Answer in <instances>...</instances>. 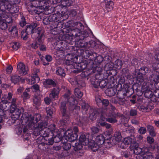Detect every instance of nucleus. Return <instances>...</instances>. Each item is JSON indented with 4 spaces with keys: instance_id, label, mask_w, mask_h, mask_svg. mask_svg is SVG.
<instances>
[{
    "instance_id": "nucleus-1",
    "label": "nucleus",
    "mask_w": 159,
    "mask_h": 159,
    "mask_svg": "<svg viewBox=\"0 0 159 159\" xmlns=\"http://www.w3.org/2000/svg\"><path fill=\"white\" fill-rule=\"evenodd\" d=\"M70 26L74 27L75 29L71 30L70 32V35L73 38H76L79 40L77 42V45L79 47L81 48H87L88 43H86L83 40L89 36L87 31H82L80 30L83 27L82 23L78 22L71 21L70 23Z\"/></svg>"
},
{
    "instance_id": "nucleus-2",
    "label": "nucleus",
    "mask_w": 159,
    "mask_h": 159,
    "mask_svg": "<svg viewBox=\"0 0 159 159\" xmlns=\"http://www.w3.org/2000/svg\"><path fill=\"white\" fill-rule=\"evenodd\" d=\"M47 124L46 122L41 123L36 125V128H35L34 134L35 136L40 135L44 137H48L50 131H53L55 130V127L54 125H51L50 129L46 126Z\"/></svg>"
},
{
    "instance_id": "nucleus-3",
    "label": "nucleus",
    "mask_w": 159,
    "mask_h": 159,
    "mask_svg": "<svg viewBox=\"0 0 159 159\" xmlns=\"http://www.w3.org/2000/svg\"><path fill=\"white\" fill-rule=\"evenodd\" d=\"M105 111L102 113V116L103 117H109L107 119V121L108 122L114 123L117 122L116 118L121 116V114L117 111L115 107L112 105H110L109 107V109Z\"/></svg>"
},
{
    "instance_id": "nucleus-4",
    "label": "nucleus",
    "mask_w": 159,
    "mask_h": 159,
    "mask_svg": "<svg viewBox=\"0 0 159 159\" xmlns=\"http://www.w3.org/2000/svg\"><path fill=\"white\" fill-rule=\"evenodd\" d=\"M41 117V115L39 114H35L34 116H28L26 114H24L22 115L21 118L22 125H24L28 122V126L32 129L34 128H36L35 124L40 120Z\"/></svg>"
},
{
    "instance_id": "nucleus-5",
    "label": "nucleus",
    "mask_w": 159,
    "mask_h": 159,
    "mask_svg": "<svg viewBox=\"0 0 159 159\" xmlns=\"http://www.w3.org/2000/svg\"><path fill=\"white\" fill-rule=\"evenodd\" d=\"M38 24L36 23H33L30 25V27L27 29V32H31L32 36L34 38H38L42 39L44 35L43 30L41 27L37 28Z\"/></svg>"
},
{
    "instance_id": "nucleus-6",
    "label": "nucleus",
    "mask_w": 159,
    "mask_h": 159,
    "mask_svg": "<svg viewBox=\"0 0 159 159\" xmlns=\"http://www.w3.org/2000/svg\"><path fill=\"white\" fill-rule=\"evenodd\" d=\"M11 7L9 1L6 0H0V20L4 17L5 9H8Z\"/></svg>"
},
{
    "instance_id": "nucleus-7",
    "label": "nucleus",
    "mask_w": 159,
    "mask_h": 159,
    "mask_svg": "<svg viewBox=\"0 0 159 159\" xmlns=\"http://www.w3.org/2000/svg\"><path fill=\"white\" fill-rule=\"evenodd\" d=\"M64 135L66 139L70 142L76 140L78 136L77 134L73 133L71 129H68L65 133Z\"/></svg>"
},
{
    "instance_id": "nucleus-8",
    "label": "nucleus",
    "mask_w": 159,
    "mask_h": 159,
    "mask_svg": "<svg viewBox=\"0 0 159 159\" xmlns=\"http://www.w3.org/2000/svg\"><path fill=\"white\" fill-rule=\"evenodd\" d=\"M17 70L20 75H24L28 74L29 69L24 64L20 62L17 65Z\"/></svg>"
},
{
    "instance_id": "nucleus-9",
    "label": "nucleus",
    "mask_w": 159,
    "mask_h": 159,
    "mask_svg": "<svg viewBox=\"0 0 159 159\" xmlns=\"http://www.w3.org/2000/svg\"><path fill=\"white\" fill-rule=\"evenodd\" d=\"M7 103V101L6 100H2L0 102V129L1 128V124L3 121L2 116L5 114L4 110L6 109Z\"/></svg>"
},
{
    "instance_id": "nucleus-10",
    "label": "nucleus",
    "mask_w": 159,
    "mask_h": 159,
    "mask_svg": "<svg viewBox=\"0 0 159 159\" xmlns=\"http://www.w3.org/2000/svg\"><path fill=\"white\" fill-rule=\"evenodd\" d=\"M10 111L12 114L11 117L12 120H15L19 118L21 111L19 109L13 108V107H12L11 108Z\"/></svg>"
},
{
    "instance_id": "nucleus-11",
    "label": "nucleus",
    "mask_w": 159,
    "mask_h": 159,
    "mask_svg": "<svg viewBox=\"0 0 159 159\" xmlns=\"http://www.w3.org/2000/svg\"><path fill=\"white\" fill-rule=\"evenodd\" d=\"M60 110L62 115L64 118L67 119L69 118V113L67 110L65 102H61L60 105Z\"/></svg>"
},
{
    "instance_id": "nucleus-12",
    "label": "nucleus",
    "mask_w": 159,
    "mask_h": 159,
    "mask_svg": "<svg viewBox=\"0 0 159 159\" xmlns=\"http://www.w3.org/2000/svg\"><path fill=\"white\" fill-rule=\"evenodd\" d=\"M149 80L152 84H157L159 81V74H157V71H154L152 72V74L149 77Z\"/></svg>"
},
{
    "instance_id": "nucleus-13",
    "label": "nucleus",
    "mask_w": 159,
    "mask_h": 159,
    "mask_svg": "<svg viewBox=\"0 0 159 159\" xmlns=\"http://www.w3.org/2000/svg\"><path fill=\"white\" fill-rule=\"evenodd\" d=\"M154 108L153 106L150 105L148 103L146 105H141L138 107L139 109L143 112H148L152 110Z\"/></svg>"
},
{
    "instance_id": "nucleus-14",
    "label": "nucleus",
    "mask_w": 159,
    "mask_h": 159,
    "mask_svg": "<svg viewBox=\"0 0 159 159\" xmlns=\"http://www.w3.org/2000/svg\"><path fill=\"white\" fill-rule=\"evenodd\" d=\"M88 145L89 147L94 152L96 151L99 148L100 146L97 143H96L93 140H91Z\"/></svg>"
},
{
    "instance_id": "nucleus-15",
    "label": "nucleus",
    "mask_w": 159,
    "mask_h": 159,
    "mask_svg": "<svg viewBox=\"0 0 159 159\" xmlns=\"http://www.w3.org/2000/svg\"><path fill=\"white\" fill-rule=\"evenodd\" d=\"M79 142L81 143L83 145H88L89 142L88 136L84 134L81 135L80 138Z\"/></svg>"
},
{
    "instance_id": "nucleus-16",
    "label": "nucleus",
    "mask_w": 159,
    "mask_h": 159,
    "mask_svg": "<svg viewBox=\"0 0 159 159\" xmlns=\"http://www.w3.org/2000/svg\"><path fill=\"white\" fill-rule=\"evenodd\" d=\"M61 17H62V15H58L56 13H55L49 16V19L50 21L57 22L59 20V19Z\"/></svg>"
},
{
    "instance_id": "nucleus-17",
    "label": "nucleus",
    "mask_w": 159,
    "mask_h": 159,
    "mask_svg": "<svg viewBox=\"0 0 159 159\" xmlns=\"http://www.w3.org/2000/svg\"><path fill=\"white\" fill-rule=\"evenodd\" d=\"M117 92V89L114 88H107L105 91V93L109 96H114Z\"/></svg>"
},
{
    "instance_id": "nucleus-18",
    "label": "nucleus",
    "mask_w": 159,
    "mask_h": 159,
    "mask_svg": "<svg viewBox=\"0 0 159 159\" xmlns=\"http://www.w3.org/2000/svg\"><path fill=\"white\" fill-rule=\"evenodd\" d=\"M89 118L92 120L95 119L98 112L96 109L90 108L89 111Z\"/></svg>"
},
{
    "instance_id": "nucleus-19",
    "label": "nucleus",
    "mask_w": 159,
    "mask_h": 159,
    "mask_svg": "<svg viewBox=\"0 0 159 159\" xmlns=\"http://www.w3.org/2000/svg\"><path fill=\"white\" fill-rule=\"evenodd\" d=\"M55 10L56 12V14L58 15H62L63 17L65 16V13L64 11V8L62 7V6H57L55 8Z\"/></svg>"
},
{
    "instance_id": "nucleus-20",
    "label": "nucleus",
    "mask_w": 159,
    "mask_h": 159,
    "mask_svg": "<svg viewBox=\"0 0 159 159\" xmlns=\"http://www.w3.org/2000/svg\"><path fill=\"white\" fill-rule=\"evenodd\" d=\"M39 72V69H37L36 70V73L33 76L31 77V79L30 82L31 84H34L35 83H38L40 79L37 73Z\"/></svg>"
},
{
    "instance_id": "nucleus-21",
    "label": "nucleus",
    "mask_w": 159,
    "mask_h": 159,
    "mask_svg": "<svg viewBox=\"0 0 159 159\" xmlns=\"http://www.w3.org/2000/svg\"><path fill=\"white\" fill-rule=\"evenodd\" d=\"M105 2V6L108 11H111L113 8L114 3L111 0H104Z\"/></svg>"
},
{
    "instance_id": "nucleus-22",
    "label": "nucleus",
    "mask_w": 159,
    "mask_h": 159,
    "mask_svg": "<svg viewBox=\"0 0 159 159\" xmlns=\"http://www.w3.org/2000/svg\"><path fill=\"white\" fill-rule=\"evenodd\" d=\"M8 30L9 32H10L13 37H16L17 36L18 31L16 26H13L9 27Z\"/></svg>"
},
{
    "instance_id": "nucleus-23",
    "label": "nucleus",
    "mask_w": 159,
    "mask_h": 159,
    "mask_svg": "<svg viewBox=\"0 0 159 159\" xmlns=\"http://www.w3.org/2000/svg\"><path fill=\"white\" fill-rule=\"evenodd\" d=\"M47 2L44 1H35L33 3V4H36L37 5H35V7H41V8L44 9L46 7V6H45L44 5L46 4Z\"/></svg>"
},
{
    "instance_id": "nucleus-24",
    "label": "nucleus",
    "mask_w": 159,
    "mask_h": 159,
    "mask_svg": "<svg viewBox=\"0 0 159 159\" xmlns=\"http://www.w3.org/2000/svg\"><path fill=\"white\" fill-rule=\"evenodd\" d=\"M21 77L18 75H12L11 76V80L14 84H17L21 79Z\"/></svg>"
},
{
    "instance_id": "nucleus-25",
    "label": "nucleus",
    "mask_w": 159,
    "mask_h": 159,
    "mask_svg": "<svg viewBox=\"0 0 159 159\" xmlns=\"http://www.w3.org/2000/svg\"><path fill=\"white\" fill-rule=\"evenodd\" d=\"M147 127L148 131L150 135L153 137L155 136L156 135V133L153 127L150 125H148Z\"/></svg>"
},
{
    "instance_id": "nucleus-26",
    "label": "nucleus",
    "mask_w": 159,
    "mask_h": 159,
    "mask_svg": "<svg viewBox=\"0 0 159 159\" xmlns=\"http://www.w3.org/2000/svg\"><path fill=\"white\" fill-rule=\"evenodd\" d=\"M26 28L25 31L23 30L21 32V37L24 40H26L27 38L28 35L29 34H31V32H27V29L30 27V25L26 26Z\"/></svg>"
},
{
    "instance_id": "nucleus-27",
    "label": "nucleus",
    "mask_w": 159,
    "mask_h": 159,
    "mask_svg": "<svg viewBox=\"0 0 159 159\" xmlns=\"http://www.w3.org/2000/svg\"><path fill=\"white\" fill-rule=\"evenodd\" d=\"M96 140L97 142L99 145L103 144L105 141V139L103 136L101 134L98 135L96 138Z\"/></svg>"
},
{
    "instance_id": "nucleus-28",
    "label": "nucleus",
    "mask_w": 159,
    "mask_h": 159,
    "mask_svg": "<svg viewBox=\"0 0 159 159\" xmlns=\"http://www.w3.org/2000/svg\"><path fill=\"white\" fill-rule=\"evenodd\" d=\"M81 106V108L83 110V112H84V113H86L88 110L90 109L91 108L88 103L83 101H82Z\"/></svg>"
},
{
    "instance_id": "nucleus-29",
    "label": "nucleus",
    "mask_w": 159,
    "mask_h": 159,
    "mask_svg": "<svg viewBox=\"0 0 159 159\" xmlns=\"http://www.w3.org/2000/svg\"><path fill=\"white\" fill-rule=\"evenodd\" d=\"M45 84L54 87L56 85V82L51 79H48L46 80L44 82Z\"/></svg>"
},
{
    "instance_id": "nucleus-30",
    "label": "nucleus",
    "mask_w": 159,
    "mask_h": 159,
    "mask_svg": "<svg viewBox=\"0 0 159 159\" xmlns=\"http://www.w3.org/2000/svg\"><path fill=\"white\" fill-rule=\"evenodd\" d=\"M59 89L58 88H54L52 91L50 95H52L53 98H58Z\"/></svg>"
},
{
    "instance_id": "nucleus-31",
    "label": "nucleus",
    "mask_w": 159,
    "mask_h": 159,
    "mask_svg": "<svg viewBox=\"0 0 159 159\" xmlns=\"http://www.w3.org/2000/svg\"><path fill=\"white\" fill-rule=\"evenodd\" d=\"M72 3L71 0H62L61 1V4L63 7H69Z\"/></svg>"
},
{
    "instance_id": "nucleus-32",
    "label": "nucleus",
    "mask_w": 159,
    "mask_h": 159,
    "mask_svg": "<svg viewBox=\"0 0 159 159\" xmlns=\"http://www.w3.org/2000/svg\"><path fill=\"white\" fill-rule=\"evenodd\" d=\"M114 67V64L111 62H110L105 65L104 69L107 71L111 70L113 69Z\"/></svg>"
},
{
    "instance_id": "nucleus-33",
    "label": "nucleus",
    "mask_w": 159,
    "mask_h": 159,
    "mask_svg": "<svg viewBox=\"0 0 159 159\" xmlns=\"http://www.w3.org/2000/svg\"><path fill=\"white\" fill-rule=\"evenodd\" d=\"M75 96L79 98H80L83 95V93L78 88L75 89L74 91Z\"/></svg>"
},
{
    "instance_id": "nucleus-34",
    "label": "nucleus",
    "mask_w": 159,
    "mask_h": 159,
    "mask_svg": "<svg viewBox=\"0 0 159 159\" xmlns=\"http://www.w3.org/2000/svg\"><path fill=\"white\" fill-rule=\"evenodd\" d=\"M136 81L138 84H141L144 81V78L142 74L139 73L136 77Z\"/></svg>"
},
{
    "instance_id": "nucleus-35",
    "label": "nucleus",
    "mask_w": 159,
    "mask_h": 159,
    "mask_svg": "<svg viewBox=\"0 0 159 159\" xmlns=\"http://www.w3.org/2000/svg\"><path fill=\"white\" fill-rule=\"evenodd\" d=\"M73 147H74V149L75 151H76L81 149L82 148L83 144L81 143H76L75 145H74L72 143L71 144Z\"/></svg>"
},
{
    "instance_id": "nucleus-36",
    "label": "nucleus",
    "mask_w": 159,
    "mask_h": 159,
    "mask_svg": "<svg viewBox=\"0 0 159 159\" xmlns=\"http://www.w3.org/2000/svg\"><path fill=\"white\" fill-rule=\"evenodd\" d=\"M56 74L61 76L64 77L66 75L64 70L62 68L58 67L56 71Z\"/></svg>"
},
{
    "instance_id": "nucleus-37",
    "label": "nucleus",
    "mask_w": 159,
    "mask_h": 159,
    "mask_svg": "<svg viewBox=\"0 0 159 159\" xmlns=\"http://www.w3.org/2000/svg\"><path fill=\"white\" fill-rule=\"evenodd\" d=\"M133 138H134V136H131V137H128L125 138L123 140V143L127 145L131 143L133 140Z\"/></svg>"
},
{
    "instance_id": "nucleus-38",
    "label": "nucleus",
    "mask_w": 159,
    "mask_h": 159,
    "mask_svg": "<svg viewBox=\"0 0 159 159\" xmlns=\"http://www.w3.org/2000/svg\"><path fill=\"white\" fill-rule=\"evenodd\" d=\"M114 137L117 142H119L122 138L121 133L120 132H116L114 134Z\"/></svg>"
},
{
    "instance_id": "nucleus-39",
    "label": "nucleus",
    "mask_w": 159,
    "mask_h": 159,
    "mask_svg": "<svg viewBox=\"0 0 159 159\" xmlns=\"http://www.w3.org/2000/svg\"><path fill=\"white\" fill-rule=\"evenodd\" d=\"M9 4L10 5L11 7L10 8L8 9H7V10H11V11H12V12L14 13H16L17 12H18L19 11V7L17 6H13L12 7H11V4L9 2ZM6 9H5V10Z\"/></svg>"
},
{
    "instance_id": "nucleus-40",
    "label": "nucleus",
    "mask_w": 159,
    "mask_h": 159,
    "mask_svg": "<svg viewBox=\"0 0 159 159\" xmlns=\"http://www.w3.org/2000/svg\"><path fill=\"white\" fill-rule=\"evenodd\" d=\"M114 65L116 68L120 69L122 65V63L121 60H117L115 61Z\"/></svg>"
},
{
    "instance_id": "nucleus-41",
    "label": "nucleus",
    "mask_w": 159,
    "mask_h": 159,
    "mask_svg": "<svg viewBox=\"0 0 159 159\" xmlns=\"http://www.w3.org/2000/svg\"><path fill=\"white\" fill-rule=\"evenodd\" d=\"M91 134L93 135L98 133L100 131V129L97 127L93 126L91 128Z\"/></svg>"
},
{
    "instance_id": "nucleus-42",
    "label": "nucleus",
    "mask_w": 159,
    "mask_h": 159,
    "mask_svg": "<svg viewBox=\"0 0 159 159\" xmlns=\"http://www.w3.org/2000/svg\"><path fill=\"white\" fill-rule=\"evenodd\" d=\"M139 71L141 72L140 74L144 75L148 72V68L147 67L143 66L140 69Z\"/></svg>"
},
{
    "instance_id": "nucleus-43",
    "label": "nucleus",
    "mask_w": 159,
    "mask_h": 159,
    "mask_svg": "<svg viewBox=\"0 0 159 159\" xmlns=\"http://www.w3.org/2000/svg\"><path fill=\"white\" fill-rule=\"evenodd\" d=\"M0 21V28L2 30H5L7 28V25L6 22L4 21V20Z\"/></svg>"
},
{
    "instance_id": "nucleus-44",
    "label": "nucleus",
    "mask_w": 159,
    "mask_h": 159,
    "mask_svg": "<svg viewBox=\"0 0 159 159\" xmlns=\"http://www.w3.org/2000/svg\"><path fill=\"white\" fill-rule=\"evenodd\" d=\"M45 140L46 141L44 143L48 145H52L54 142V139L53 138L50 139L49 138L48 139L47 138H45Z\"/></svg>"
},
{
    "instance_id": "nucleus-45",
    "label": "nucleus",
    "mask_w": 159,
    "mask_h": 159,
    "mask_svg": "<svg viewBox=\"0 0 159 159\" xmlns=\"http://www.w3.org/2000/svg\"><path fill=\"white\" fill-rule=\"evenodd\" d=\"M143 159H154L150 153H144L143 154Z\"/></svg>"
},
{
    "instance_id": "nucleus-46",
    "label": "nucleus",
    "mask_w": 159,
    "mask_h": 159,
    "mask_svg": "<svg viewBox=\"0 0 159 159\" xmlns=\"http://www.w3.org/2000/svg\"><path fill=\"white\" fill-rule=\"evenodd\" d=\"M20 43L19 42H14L11 44L12 48L15 50H17L20 46Z\"/></svg>"
},
{
    "instance_id": "nucleus-47",
    "label": "nucleus",
    "mask_w": 159,
    "mask_h": 159,
    "mask_svg": "<svg viewBox=\"0 0 159 159\" xmlns=\"http://www.w3.org/2000/svg\"><path fill=\"white\" fill-rule=\"evenodd\" d=\"M38 43H39V46H40V50L42 51H45L46 49V47L45 45L43 44L42 40L40 39L38 40Z\"/></svg>"
},
{
    "instance_id": "nucleus-48",
    "label": "nucleus",
    "mask_w": 159,
    "mask_h": 159,
    "mask_svg": "<svg viewBox=\"0 0 159 159\" xmlns=\"http://www.w3.org/2000/svg\"><path fill=\"white\" fill-rule=\"evenodd\" d=\"M30 94L27 92H24L21 95V97L24 100H25L29 99L30 97Z\"/></svg>"
},
{
    "instance_id": "nucleus-49",
    "label": "nucleus",
    "mask_w": 159,
    "mask_h": 159,
    "mask_svg": "<svg viewBox=\"0 0 159 159\" xmlns=\"http://www.w3.org/2000/svg\"><path fill=\"white\" fill-rule=\"evenodd\" d=\"M99 85L102 88H105L107 85V83L104 80H103L100 81H99Z\"/></svg>"
},
{
    "instance_id": "nucleus-50",
    "label": "nucleus",
    "mask_w": 159,
    "mask_h": 159,
    "mask_svg": "<svg viewBox=\"0 0 159 159\" xmlns=\"http://www.w3.org/2000/svg\"><path fill=\"white\" fill-rule=\"evenodd\" d=\"M34 104L37 106H39L41 104V100L38 97H35L33 99Z\"/></svg>"
},
{
    "instance_id": "nucleus-51",
    "label": "nucleus",
    "mask_w": 159,
    "mask_h": 159,
    "mask_svg": "<svg viewBox=\"0 0 159 159\" xmlns=\"http://www.w3.org/2000/svg\"><path fill=\"white\" fill-rule=\"evenodd\" d=\"M71 147V145L70 143H64L63 145V149L65 150H69Z\"/></svg>"
},
{
    "instance_id": "nucleus-52",
    "label": "nucleus",
    "mask_w": 159,
    "mask_h": 159,
    "mask_svg": "<svg viewBox=\"0 0 159 159\" xmlns=\"http://www.w3.org/2000/svg\"><path fill=\"white\" fill-rule=\"evenodd\" d=\"M135 138L134 137L133 138V140L132 141V142L131 143V146L134 147V148H138L139 146L138 143L136 141V139H135Z\"/></svg>"
},
{
    "instance_id": "nucleus-53",
    "label": "nucleus",
    "mask_w": 159,
    "mask_h": 159,
    "mask_svg": "<svg viewBox=\"0 0 159 159\" xmlns=\"http://www.w3.org/2000/svg\"><path fill=\"white\" fill-rule=\"evenodd\" d=\"M145 96L148 98H151L152 97V92L150 91H146L144 93Z\"/></svg>"
},
{
    "instance_id": "nucleus-54",
    "label": "nucleus",
    "mask_w": 159,
    "mask_h": 159,
    "mask_svg": "<svg viewBox=\"0 0 159 159\" xmlns=\"http://www.w3.org/2000/svg\"><path fill=\"white\" fill-rule=\"evenodd\" d=\"M45 139V138H44L42 136H41L37 139L36 141L37 143H38L40 145V144H42V143L43 142V140Z\"/></svg>"
},
{
    "instance_id": "nucleus-55",
    "label": "nucleus",
    "mask_w": 159,
    "mask_h": 159,
    "mask_svg": "<svg viewBox=\"0 0 159 159\" xmlns=\"http://www.w3.org/2000/svg\"><path fill=\"white\" fill-rule=\"evenodd\" d=\"M31 47L33 48L36 49L38 48L39 45V43H38V39L36 41L32 43L31 45Z\"/></svg>"
},
{
    "instance_id": "nucleus-56",
    "label": "nucleus",
    "mask_w": 159,
    "mask_h": 159,
    "mask_svg": "<svg viewBox=\"0 0 159 159\" xmlns=\"http://www.w3.org/2000/svg\"><path fill=\"white\" fill-rule=\"evenodd\" d=\"M46 111L48 116H51L53 113V110L49 107L46 108Z\"/></svg>"
},
{
    "instance_id": "nucleus-57",
    "label": "nucleus",
    "mask_w": 159,
    "mask_h": 159,
    "mask_svg": "<svg viewBox=\"0 0 159 159\" xmlns=\"http://www.w3.org/2000/svg\"><path fill=\"white\" fill-rule=\"evenodd\" d=\"M96 46V42L93 41H91L89 42V43H88L87 45V48H89L90 47L93 48Z\"/></svg>"
},
{
    "instance_id": "nucleus-58",
    "label": "nucleus",
    "mask_w": 159,
    "mask_h": 159,
    "mask_svg": "<svg viewBox=\"0 0 159 159\" xmlns=\"http://www.w3.org/2000/svg\"><path fill=\"white\" fill-rule=\"evenodd\" d=\"M147 130L146 128L141 127L139 129L138 132L140 134H144L146 132Z\"/></svg>"
},
{
    "instance_id": "nucleus-59",
    "label": "nucleus",
    "mask_w": 159,
    "mask_h": 159,
    "mask_svg": "<svg viewBox=\"0 0 159 159\" xmlns=\"http://www.w3.org/2000/svg\"><path fill=\"white\" fill-rule=\"evenodd\" d=\"M68 102L70 103L71 105H74L76 104L75 102L76 101L72 97L68 99Z\"/></svg>"
},
{
    "instance_id": "nucleus-60",
    "label": "nucleus",
    "mask_w": 159,
    "mask_h": 159,
    "mask_svg": "<svg viewBox=\"0 0 159 159\" xmlns=\"http://www.w3.org/2000/svg\"><path fill=\"white\" fill-rule=\"evenodd\" d=\"M16 98H13L12 99L11 102V108L12 107H13V108H16Z\"/></svg>"
},
{
    "instance_id": "nucleus-61",
    "label": "nucleus",
    "mask_w": 159,
    "mask_h": 159,
    "mask_svg": "<svg viewBox=\"0 0 159 159\" xmlns=\"http://www.w3.org/2000/svg\"><path fill=\"white\" fill-rule=\"evenodd\" d=\"M131 121L132 124L133 125H138L139 124V121L135 118L132 119Z\"/></svg>"
},
{
    "instance_id": "nucleus-62",
    "label": "nucleus",
    "mask_w": 159,
    "mask_h": 159,
    "mask_svg": "<svg viewBox=\"0 0 159 159\" xmlns=\"http://www.w3.org/2000/svg\"><path fill=\"white\" fill-rule=\"evenodd\" d=\"M137 112L136 110L132 109L130 111V116H134L137 115Z\"/></svg>"
},
{
    "instance_id": "nucleus-63",
    "label": "nucleus",
    "mask_w": 159,
    "mask_h": 159,
    "mask_svg": "<svg viewBox=\"0 0 159 159\" xmlns=\"http://www.w3.org/2000/svg\"><path fill=\"white\" fill-rule=\"evenodd\" d=\"M152 67L154 70H156L159 69V63H155L153 64Z\"/></svg>"
},
{
    "instance_id": "nucleus-64",
    "label": "nucleus",
    "mask_w": 159,
    "mask_h": 159,
    "mask_svg": "<svg viewBox=\"0 0 159 159\" xmlns=\"http://www.w3.org/2000/svg\"><path fill=\"white\" fill-rule=\"evenodd\" d=\"M153 95L155 97L159 98V89H157L154 90Z\"/></svg>"
}]
</instances>
